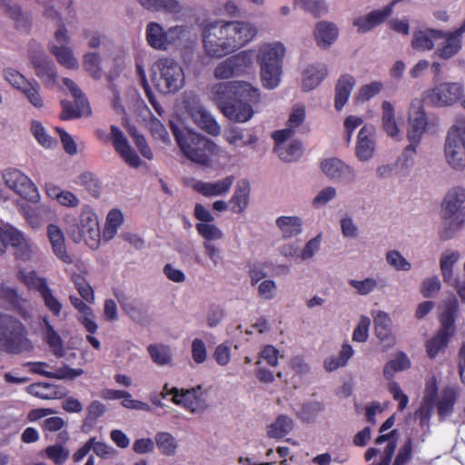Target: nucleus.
Returning <instances> with one entry per match:
<instances>
[{
    "mask_svg": "<svg viewBox=\"0 0 465 465\" xmlns=\"http://www.w3.org/2000/svg\"><path fill=\"white\" fill-rule=\"evenodd\" d=\"M124 221L123 212L118 208L110 210L106 215L105 223L101 232L104 241H111L117 233Z\"/></svg>",
    "mask_w": 465,
    "mask_h": 465,
    "instance_id": "40",
    "label": "nucleus"
},
{
    "mask_svg": "<svg viewBox=\"0 0 465 465\" xmlns=\"http://www.w3.org/2000/svg\"><path fill=\"white\" fill-rule=\"evenodd\" d=\"M67 31H56L55 39L50 44L49 50L57 62L64 68L76 70L79 63L73 50L66 45L68 42Z\"/></svg>",
    "mask_w": 465,
    "mask_h": 465,
    "instance_id": "17",
    "label": "nucleus"
},
{
    "mask_svg": "<svg viewBox=\"0 0 465 465\" xmlns=\"http://www.w3.org/2000/svg\"><path fill=\"white\" fill-rule=\"evenodd\" d=\"M63 84L70 91L72 96L74 98L75 106H73L70 102L62 101L63 112L61 117L64 120H69L90 115L91 108L88 101L75 83L69 78H64Z\"/></svg>",
    "mask_w": 465,
    "mask_h": 465,
    "instance_id": "13",
    "label": "nucleus"
},
{
    "mask_svg": "<svg viewBox=\"0 0 465 465\" xmlns=\"http://www.w3.org/2000/svg\"><path fill=\"white\" fill-rule=\"evenodd\" d=\"M445 155L452 168L461 170L465 167V134L457 124H453L448 132Z\"/></svg>",
    "mask_w": 465,
    "mask_h": 465,
    "instance_id": "12",
    "label": "nucleus"
},
{
    "mask_svg": "<svg viewBox=\"0 0 465 465\" xmlns=\"http://www.w3.org/2000/svg\"><path fill=\"white\" fill-rule=\"evenodd\" d=\"M353 350L348 343L342 344L339 356H331L324 360V368L327 371H333L340 367L347 364L349 359L352 356Z\"/></svg>",
    "mask_w": 465,
    "mask_h": 465,
    "instance_id": "50",
    "label": "nucleus"
},
{
    "mask_svg": "<svg viewBox=\"0 0 465 465\" xmlns=\"http://www.w3.org/2000/svg\"><path fill=\"white\" fill-rule=\"evenodd\" d=\"M438 38H441V31H417L411 45L420 51L430 50L434 46V41H437Z\"/></svg>",
    "mask_w": 465,
    "mask_h": 465,
    "instance_id": "47",
    "label": "nucleus"
},
{
    "mask_svg": "<svg viewBox=\"0 0 465 465\" xmlns=\"http://www.w3.org/2000/svg\"><path fill=\"white\" fill-rule=\"evenodd\" d=\"M31 61L34 65L35 74L41 79L46 87H60L56 67L50 58L46 55H38L33 56Z\"/></svg>",
    "mask_w": 465,
    "mask_h": 465,
    "instance_id": "20",
    "label": "nucleus"
},
{
    "mask_svg": "<svg viewBox=\"0 0 465 465\" xmlns=\"http://www.w3.org/2000/svg\"><path fill=\"white\" fill-rule=\"evenodd\" d=\"M70 302L77 310L79 316L78 319L85 329L94 333L97 330V324L94 322V315L93 310L84 302V300L78 298L75 295H70Z\"/></svg>",
    "mask_w": 465,
    "mask_h": 465,
    "instance_id": "37",
    "label": "nucleus"
},
{
    "mask_svg": "<svg viewBox=\"0 0 465 465\" xmlns=\"http://www.w3.org/2000/svg\"><path fill=\"white\" fill-rule=\"evenodd\" d=\"M100 396L105 401L122 400V406L129 410L144 411L151 410L146 402L133 399L127 391L105 388L101 391Z\"/></svg>",
    "mask_w": 465,
    "mask_h": 465,
    "instance_id": "22",
    "label": "nucleus"
},
{
    "mask_svg": "<svg viewBox=\"0 0 465 465\" xmlns=\"http://www.w3.org/2000/svg\"><path fill=\"white\" fill-rule=\"evenodd\" d=\"M26 391L29 394L43 400L61 399L66 394L63 388L46 382L31 384Z\"/></svg>",
    "mask_w": 465,
    "mask_h": 465,
    "instance_id": "38",
    "label": "nucleus"
},
{
    "mask_svg": "<svg viewBox=\"0 0 465 465\" xmlns=\"http://www.w3.org/2000/svg\"><path fill=\"white\" fill-rule=\"evenodd\" d=\"M394 4V2H391L382 9L373 10L365 16H360L354 19L352 23L353 26L358 27V29H371L372 27L380 25L391 15Z\"/></svg>",
    "mask_w": 465,
    "mask_h": 465,
    "instance_id": "26",
    "label": "nucleus"
},
{
    "mask_svg": "<svg viewBox=\"0 0 465 465\" xmlns=\"http://www.w3.org/2000/svg\"><path fill=\"white\" fill-rule=\"evenodd\" d=\"M391 320L384 312H379L374 317V329L376 336L381 341H392Z\"/></svg>",
    "mask_w": 465,
    "mask_h": 465,
    "instance_id": "49",
    "label": "nucleus"
},
{
    "mask_svg": "<svg viewBox=\"0 0 465 465\" xmlns=\"http://www.w3.org/2000/svg\"><path fill=\"white\" fill-rule=\"evenodd\" d=\"M223 135L224 140L232 146H238L240 142H242V145L252 146L258 141L255 134L249 133L245 135L242 129L235 126L224 129Z\"/></svg>",
    "mask_w": 465,
    "mask_h": 465,
    "instance_id": "41",
    "label": "nucleus"
},
{
    "mask_svg": "<svg viewBox=\"0 0 465 465\" xmlns=\"http://www.w3.org/2000/svg\"><path fill=\"white\" fill-rule=\"evenodd\" d=\"M193 123L210 135L218 136L221 134V126L214 117L200 104H193L190 110Z\"/></svg>",
    "mask_w": 465,
    "mask_h": 465,
    "instance_id": "21",
    "label": "nucleus"
},
{
    "mask_svg": "<svg viewBox=\"0 0 465 465\" xmlns=\"http://www.w3.org/2000/svg\"><path fill=\"white\" fill-rule=\"evenodd\" d=\"M70 302L77 310L79 316L78 319L85 329L94 333L97 330V324L94 322V315L93 310L84 302V300L78 298L75 295H70Z\"/></svg>",
    "mask_w": 465,
    "mask_h": 465,
    "instance_id": "36",
    "label": "nucleus"
},
{
    "mask_svg": "<svg viewBox=\"0 0 465 465\" xmlns=\"http://www.w3.org/2000/svg\"><path fill=\"white\" fill-rule=\"evenodd\" d=\"M7 244L15 249V258L22 262H35L38 248L25 232L13 226L0 227V254L5 252Z\"/></svg>",
    "mask_w": 465,
    "mask_h": 465,
    "instance_id": "8",
    "label": "nucleus"
},
{
    "mask_svg": "<svg viewBox=\"0 0 465 465\" xmlns=\"http://www.w3.org/2000/svg\"><path fill=\"white\" fill-rule=\"evenodd\" d=\"M283 54L284 47L280 43L262 45L258 56L261 67H264L265 64H267L268 67L274 65L281 66Z\"/></svg>",
    "mask_w": 465,
    "mask_h": 465,
    "instance_id": "34",
    "label": "nucleus"
},
{
    "mask_svg": "<svg viewBox=\"0 0 465 465\" xmlns=\"http://www.w3.org/2000/svg\"><path fill=\"white\" fill-rule=\"evenodd\" d=\"M381 109L382 128L384 132L392 138L397 137L399 134V128L395 121V112L393 105L388 101H383Z\"/></svg>",
    "mask_w": 465,
    "mask_h": 465,
    "instance_id": "48",
    "label": "nucleus"
},
{
    "mask_svg": "<svg viewBox=\"0 0 465 465\" xmlns=\"http://www.w3.org/2000/svg\"><path fill=\"white\" fill-rule=\"evenodd\" d=\"M19 278L27 285L30 289H36L39 292L43 291L46 287V282L44 279L38 277L34 271L30 272H19Z\"/></svg>",
    "mask_w": 465,
    "mask_h": 465,
    "instance_id": "64",
    "label": "nucleus"
},
{
    "mask_svg": "<svg viewBox=\"0 0 465 465\" xmlns=\"http://www.w3.org/2000/svg\"><path fill=\"white\" fill-rule=\"evenodd\" d=\"M458 312L459 302L455 297L444 302L443 311L439 316L440 329L425 343L426 352L430 359H434L448 347L456 332L455 322Z\"/></svg>",
    "mask_w": 465,
    "mask_h": 465,
    "instance_id": "3",
    "label": "nucleus"
},
{
    "mask_svg": "<svg viewBox=\"0 0 465 465\" xmlns=\"http://www.w3.org/2000/svg\"><path fill=\"white\" fill-rule=\"evenodd\" d=\"M43 455L55 465H63L70 456V450L62 444H53L43 450Z\"/></svg>",
    "mask_w": 465,
    "mask_h": 465,
    "instance_id": "53",
    "label": "nucleus"
},
{
    "mask_svg": "<svg viewBox=\"0 0 465 465\" xmlns=\"http://www.w3.org/2000/svg\"><path fill=\"white\" fill-rule=\"evenodd\" d=\"M328 75V67L323 63L308 65L302 72V88L304 92L317 88Z\"/></svg>",
    "mask_w": 465,
    "mask_h": 465,
    "instance_id": "24",
    "label": "nucleus"
},
{
    "mask_svg": "<svg viewBox=\"0 0 465 465\" xmlns=\"http://www.w3.org/2000/svg\"><path fill=\"white\" fill-rule=\"evenodd\" d=\"M20 92H22L29 103L36 107L42 108L44 106V101L42 96L40 95V85L36 82H28V84L23 88Z\"/></svg>",
    "mask_w": 465,
    "mask_h": 465,
    "instance_id": "57",
    "label": "nucleus"
},
{
    "mask_svg": "<svg viewBox=\"0 0 465 465\" xmlns=\"http://www.w3.org/2000/svg\"><path fill=\"white\" fill-rule=\"evenodd\" d=\"M152 82L162 94L176 93L184 84L183 68L173 60L161 59L153 66Z\"/></svg>",
    "mask_w": 465,
    "mask_h": 465,
    "instance_id": "7",
    "label": "nucleus"
},
{
    "mask_svg": "<svg viewBox=\"0 0 465 465\" xmlns=\"http://www.w3.org/2000/svg\"><path fill=\"white\" fill-rule=\"evenodd\" d=\"M2 179L10 190L32 203H38L40 193L34 182L22 171L7 168L2 173Z\"/></svg>",
    "mask_w": 465,
    "mask_h": 465,
    "instance_id": "11",
    "label": "nucleus"
},
{
    "mask_svg": "<svg viewBox=\"0 0 465 465\" xmlns=\"http://www.w3.org/2000/svg\"><path fill=\"white\" fill-rule=\"evenodd\" d=\"M31 133L37 143L44 148L50 149L55 143L56 141L50 136L42 123L39 121H33L31 124Z\"/></svg>",
    "mask_w": 465,
    "mask_h": 465,
    "instance_id": "54",
    "label": "nucleus"
},
{
    "mask_svg": "<svg viewBox=\"0 0 465 465\" xmlns=\"http://www.w3.org/2000/svg\"><path fill=\"white\" fill-rule=\"evenodd\" d=\"M255 103L243 97L236 99L230 107H225L223 114L232 121L245 123L252 117L254 112L252 104Z\"/></svg>",
    "mask_w": 465,
    "mask_h": 465,
    "instance_id": "29",
    "label": "nucleus"
},
{
    "mask_svg": "<svg viewBox=\"0 0 465 465\" xmlns=\"http://www.w3.org/2000/svg\"><path fill=\"white\" fill-rule=\"evenodd\" d=\"M291 430V420L287 415H280L267 429V435L272 439H282Z\"/></svg>",
    "mask_w": 465,
    "mask_h": 465,
    "instance_id": "52",
    "label": "nucleus"
},
{
    "mask_svg": "<svg viewBox=\"0 0 465 465\" xmlns=\"http://www.w3.org/2000/svg\"><path fill=\"white\" fill-rule=\"evenodd\" d=\"M45 190L48 198L55 200L64 207L75 208L80 203L79 198L74 193L67 190H63L54 183H46Z\"/></svg>",
    "mask_w": 465,
    "mask_h": 465,
    "instance_id": "33",
    "label": "nucleus"
},
{
    "mask_svg": "<svg viewBox=\"0 0 465 465\" xmlns=\"http://www.w3.org/2000/svg\"><path fill=\"white\" fill-rule=\"evenodd\" d=\"M234 181L235 177L232 174L208 182L193 179L190 187L206 198L224 197L231 192Z\"/></svg>",
    "mask_w": 465,
    "mask_h": 465,
    "instance_id": "16",
    "label": "nucleus"
},
{
    "mask_svg": "<svg viewBox=\"0 0 465 465\" xmlns=\"http://www.w3.org/2000/svg\"><path fill=\"white\" fill-rule=\"evenodd\" d=\"M252 54L242 52L221 62L214 69V76L218 79H228L240 75L247 71L252 64Z\"/></svg>",
    "mask_w": 465,
    "mask_h": 465,
    "instance_id": "14",
    "label": "nucleus"
},
{
    "mask_svg": "<svg viewBox=\"0 0 465 465\" xmlns=\"http://www.w3.org/2000/svg\"><path fill=\"white\" fill-rule=\"evenodd\" d=\"M72 281L82 299L85 302L94 303L95 300L94 292L86 280L79 274H74L72 277Z\"/></svg>",
    "mask_w": 465,
    "mask_h": 465,
    "instance_id": "56",
    "label": "nucleus"
},
{
    "mask_svg": "<svg viewBox=\"0 0 465 465\" xmlns=\"http://www.w3.org/2000/svg\"><path fill=\"white\" fill-rule=\"evenodd\" d=\"M21 213L28 225L36 230L39 229L44 223V214L50 211L46 205H40L38 207H32L27 204H22L20 207Z\"/></svg>",
    "mask_w": 465,
    "mask_h": 465,
    "instance_id": "43",
    "label": "nucleus"
},
{
    "mask_svg": "<svg viewBox=\"0 0 465 465\" xmlns=\"http://www.w3.org/2000/svg\"><path fill=\"white\" fill-rule=\"evenodd\" d=\"M0 297L9 302L25 319L31 316V305L27 301L20 298L13 287L5 283L1 284Z\"/></svg>",
    "mask_w": 465,
    "mask_h": 465,
    "instance_id": "32",
    "label": "nucleus"
},
{
    "mask_svg": "<svg viewBox=\"0 0 465 465\" xmlns=\"http://www.w3.org/2000/svg\"><path fill=\"white\" fill-rule=\"evenodd\" d=\"M296 6L310 12L315 17H320L327 12V6L322 0H295Z\"/></svg>",
    "mask_w": 465,
    "mask_h": 465,
    "instance_id": "58",
    "label": "nucleus"
},
{
    "mask_svg": "<svg viewBox=\"0 0 465 465\" xmlns=\"http://www.w3.org/2000/svg\"><path fill=\"white\" fill-rule=\"evenodd\" d=\"M251 200V184L249 181L243 179L237 183L232 195L229 200L230 210L236 214L243 213Z\"/></svg>",
    "mask_w": 465,
    "mask_h": 465,
    "instance_id": "23",
    "label": "nucleus"
},
{
    "mask_svg": "<svg viewBox=\"0 0 465 465\" xmlns=\"http://www.w3.org/2000/svg\"><path fill=\"white\" fill-rule=\"evenodd\" d=\"M462 94L460 84L442 83L427 92L426 100L436 106H449L457 103Z\"/></svg>",
    "mask_w": 465,
    "mask_h": 465,
    "instance_id": "15",
    "label": "nucleus"
},
{
    "mask_svg": "<svg viewBox=\"0 0 465 465\" xmlns=\"http://www.w3.org/2000/svg\"><path fill=\"white\" fill-rule=\"evenodd\" d=\"M261 75L263 85L266 88L273 89L278 86L281 79V66H270L265 64L264 67H261Z\"/></svg>",
    "mask_w": 465,
    "mask_h": 465,
    "instance_id": "55",
    "label": "nucleus"
},
{
    "mask_svg": "<svg viewBox=\"0 0 465 465\" xmlns=\"http://www.w3.org/2000/svg\"><path fill=\"white\" fill-rule=\"evenodd\" d=\"M65 230L74 242H84L91 249L100 245L102 234L96 213L89 206H84L78 217L67 213L64 216Z\"/></svg>",
    "mask_w": 465,
    "mask_h": 465,
    "instance_id": "2",
    "label": "nucleus"
},
{
    "mask_svg": "<svg viewBox=\"0 0 465 465\" xmlns=\"http://www.w3.org/2000/svg\"><path fill=\"white\" fill-rule=\"evenodd\" d=\"M460 253L452 252L450 253H444L440 258V270L445 282H450L452 279V267L459 260Z\"/></svg>",
    "mask_w": 465,
    "mask_h": 465,
    "instance_id": "59",
    "label": "nucleus"
},
{
    "mask_svg": "<svg viewBox=\"0 0 465 465\" xmlns=\"http://www.w3.org/2000/svg\"><path fill=\"white\" fill-rule=\"evenodd\" d=\"M272 137L274 141L273 151L283 162L291 160V129L275 131Z\"/></svg>",
    "mask_w": 465,
    "mask_h": 465,
    "instance_id": "39",
    "label": "nucleus"
},
{
    "mask_svg": "<svg viewBox=\"0 0 465 465\" xmlns=\"http://www.w3.org/2000/svg\"><path fill=\"white\" fill-rule=\"evenodd\" d=\"M177 36V31H147L148 44L154 49L165 50Z\"/></svg>",
    "mask_w": 465,
    "mask_h": 465,
    "instance_id": "44",
    "label": "nucleus"
},
{
    "mask_svg": "<svg viewBox=\"0 0 465 465\" xmlns=\"http://www.w3.org/2000/svg\"><path fill=\"white\" fill-rule=\"evenodd\" d=\"M155 445L159 451L165 456H173L178 450L177 440L167 431H158L154 436Z\"/></svg>",
    "mask_w": 465,
    "mask_h": 465,
    "instance_id": "46",
    "label": "nucleus"
},
{
    "mask_svg": "<svg viewBox=\"0 0 465 465\" xmlns=\"http://www.w3.org/2000/svg\"><path fill=\"white\" fill-rule=\"evenodd\" d=\"M128 133L130 136L133 138L134 143H135L136 147L138 148L140 153L146 159L152 160L153 158V153L151 150V148L148 146L146 140L144 139L143 135L140 134L137 130L130 126L128 128Z\"/></svg>",
    "mask_w": 465,
    "mask_h": 465,
    "instance_id": "61",
    "label": "nucleus"
},
{
    "mask_svg": "<svg viewBox=\"0 0 465 465\" xmlns=\"http://www.w3.org/2000/svg\"><path fill=\"white\" fill-rule=\"evenodd\" d=\"M41 333L53 353L57 357H63L65 353L63 340L46 318L43 320Z\"/></svg>",
    "mask_w": 465,
    "mask_h": 465,
    "instance_id": "31",
    "label": "nucleus"
},
{
    "mask_svg": "<svg viewBox=\"0 0 465 465\" xmlns=\"http://www.w3.org/2000/svg\"><path fill=\"white\" fill-rule=\"evenodd\" d=\"M195 229L204 242H213L224 238V233L213 222L196 223Z\"/></svg>",
    "mask_w": 465,
    "mask_h": 465,
    "instance_id": "51",
    "label": "nucleus"
},
{
    "mask_svg": "<svg viewBox=\"0 0 465 465\" xmlns=\"http://www.w3.org/2000/svg\"><path fill=\"white\" fill-rule=\"evenodd\" d=\"M374 150L373 127L364 125L358 134L356 155L361 161H367L373 155Z\"/></svg>",
    "mask_w": 465,
    "mask_h": 465,
    "instance_id": "28",
    "label": "nucleus"
},
{
    "mask_svg": "<svg viewBox=\"0 0 465 465\" xmlns=\"http://www.w3.org/2000/svg\"><path fill=\"white\" fill-rule=\"evenodd\" d=\"M322 169L331 179H341L352 174L351 167L337 158L325 159L322 163Z\"/></svg>",
    "mask_w": 465,
    "mask_h": 465,
    "instance_id": "42",
    "label": "nucleus"
},
{
    "mask_svg": "<svg viewBox=\"0 0 465 465\" xmlns=\"http://www.w3.org/2000/svg\"><path fill=\"white\" fill-rule=\"evenodd\" d=\"M165 394L172 396V401L193 414H202L209 407L208 391L199 385L190 389L164 388Z\"/></svg>",
    "mask_w": 465,
    "mask_h": 465,
    "instance_id": "10",
    "label": "nucleus"
},
{
    "mask_svg": "<svg viewBox=\"0 0 465 465\" xmlns=\"http://www.w3.org/2000/svg\"><path fill=\"white\" fill-rule=\"evenodd\" d=\"M252 31H205L203 45L213 57H222L247 44Z\"/></svg>",
    "mask_w": 465,
    "mask_h": 465,
    "instance_id": "4",
    "label": "nucleus"
},
{
    "mask_svg": "<svg viewBox=\"0 0 465 465\" xmlns=\"http://www.w3.org/2000/svg\"><path fill=\"white\" fill-rule=\"evenodd\" d=\"M464 31H453L449 35H444L443 31H441V38H438V40H441L438 48L437 53L442 58H450L453 56L455 54L459 52L461 47V34Z\"/></svg>",
    "mask_w": 465,
    "mask_h": 465,
    "instance_id": "35",
    "label": "nucleus"
},
{
    "mask_svg": "<svg viewBox=\"0 0 465 465\" xmlns=\"http://www.w3.org/2000/svg\"><path fill=\"white\" fill-rule=\"evenodd\" d=\"M147 351L152 361L159 365H170L173 361V351L168 345L163 343L151 344L147 347Z\"/></svg>",
    "mask_w": 465,
    "mask_h": 465,
    "instance_id": "45",
    "label": "nucleus"
},
{
    "mask_svg": "<svg viewBox=\"0 0 465 465\" xmlns=\"http://www.w3.org/2000/svg\"><path fill=\"white\" fill-rule=\"evenodd\" d=\"M427 124V116L421 101H413L409 113L408 140L414 143H420Z\"/></svg>",
    "mask_w": 465,
    "mask_h": 465,
    "instance_id": "19",
    "label": "nucleus"
},
{
    "mask_svg": "<svg viewBox=\"0 0 465 465\" xmlns=\"http://www.w3.org/2000/svg\"><path fill=\"white\" fill-rule=\"evenodd\" d=\"M111 141L114 148L124 162L133 168H139L143 162L130 145L124 133L115 125L111 126Z\"/></svg>",
    "mask_w": 465,
    "mask_h": 465,
    "instance_id": "18",
    "label": "nucleus"
},
{
    "mask_svg": "<svg viewBox=\"0 0 465 465\" xmlns=\"http://www.w3.org/2000/svg\"><path fill=\"white\" fill-rule=\"evenodd\" d=\"M459 390L455 386L444 387L436 400L435 406L440 420H444L454 411V406L458 400Z\"/></svg>",
    "mask_w": 465,
    "mask_h": 465,
    "instance_id": "25",
    "label": "nucleus"
},
{
    "mask_svg": "<svg viewBox=\"0 0 465 465\" xmlns=\"http://www.w3.org/2000/svg\"><path fill=\"white\" fill-rule=\"evenodd\" d=\"M355 83V78L349 74H341L337 80L334 96V107L337 111H341L348 102Z\"/></svg>",
    "mask_w": 465,
    "mask_h": 465,
    "instance_id": "30",
    "label": "nucleus"
},
{
    "mask_svg": "<svg viewBox=\"0 0 465 465\" xmlns=\"http://www.w3.org/2000/svg\"><path fill=\"white\" fill-rule=\"evenodd\" d=\"M25 326L10 315H0V350L21 353L33 351Z\"/></svg>",
    "mask_w": 465,
    "mask_h": 465,
    "instance_id": "6",
    "label": "nucleus"
},
{
    "mask_svg": "<svg viewBox=\"0 0 465 465\" xmlns=\"http://www.w3.org/2000/svg\"><path fill=\"white\" fill-rule=\"evenodd\" d=\"M383 88V84L380 81H374L371 84L362 85L358 92V100L361 102L369 101L371 98L374 97Z\"/></svg>",
    "mask_w": 465,
    "mask_h": 465,
    "instance_id": "63",
    "label": "nucleus"
},
{
    "mask_svg": "<svg viewBox=\"0 0 465 465\" xmlns=\"http://www.w3.org/2000/svg\"><path fill=\"white\" fill-rule=\"evenodd\" d=\"M47 237L55 256L64 262H72L65 246V239L62 229L54 223H50L46 228Z\"/></svg>",
    "mask_w": 465,
    "mask_h": 465,
    "instance_id": "27",
    "label": "nucleus"
},
{
    "mask_svg": "<svg viewBox=\"0 0 465 465\" xmlns=\"http://www.w3.org/2000/svg\"><path fill=\"white\" fill-rule=\"evenodd\" d=\"M209 95L223 114L225 107H230L236 99L259 100L258 89L242 81L217 83L211 87Z\"/></svg>",
    "mask_w": 465,
    "mask_h": 465,
    "instance_id": "5",
    "label": "nucleus"
},
{
    "mask_svg": "<svg viewBox=\"0 0 465 465\" xmlns=\"http://www.w3.org/2000/svg\"><path fill=\"white\" fill-rule=\"evenodd\" d=\"M464 202L465 189L461 187H455L446 194L442 203L441 217L444 221H449V227L440 232L441 240L450 239L453 231L459 229L463 223L464 215L460 206Z\"/></svg>",
    "mask_w": 465,
    "mask_h": 465,
    "instance_id": "9",
    "label": "nucleus"
},
{
    "mask_svg": "<svg viewBox=\"0 0 465 465\" xmlns=\"http://www.w3.org/2000/svg\"><path fill=\"white\" fill-rule=\"evenodd\" d=\"M324 409V405L319 401H311L304 403L298 412V417L303 420L310 422Z\"/></svg>",
    "mask_w": 465,
    "mask_h": 465,
    "instance_id": "60",
    "label": "nucleus"
},
{
    "mask_svg": "<svg viewBox=\"0 0 465 465\" xmlns=\"http://www.w3.org/2000/svg\"><path fill=\"white\" fill-rule=\"evenodd\" d=\"M3 75L5 81L19 91L25 88L29 82L22 74L13 68H5L3 72Z\"/></svg>",
    "mask_w": 465,
    "mask_h": 465,
    "instance_id": "62",
    "label": "nucleus"
},
{
    "mask_svg": "<svg viewBox=\"0 0 465 465\" xmlns=\"http://www.w3.org/2000/svg\"><path fill=\"white\" fill-rule=\"evenodd\" d=\"M173 133L183 153L192 162L211 169H225L232 154L225 148L189 128L171 123Z\"/></svg>",
    "mask_w": 465,
    "mask_h": 465,
    "instance_id": "1",
    "label": "nucleus"
}]
</instances>
